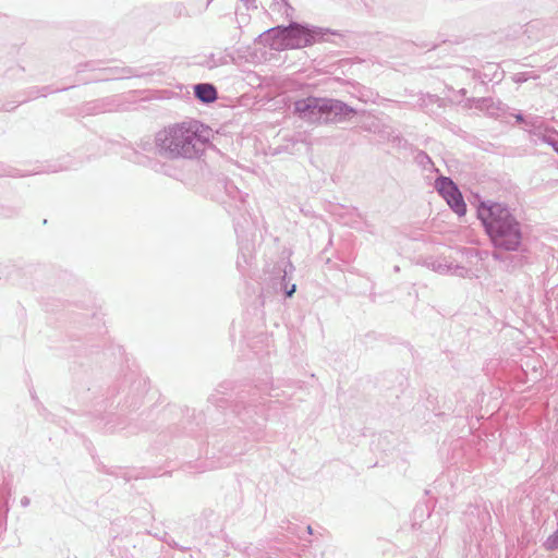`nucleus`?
I'll return each instance as SVG.
<instances>
[{"label": "nucleus", "instance_id": "f03ea898", "mask_svg": "<svg viewBox=\"0 0 558 558\" xmlns=\"http://www.w3.org/2000/svg\"><path fill=\"white\" fill-rule=\"evenodd\" d=\"M195 123L177 124L167 130L159 138L161 148L173 157H192L195 154Z\"/></svg>", "mask_w": 558, "mask_h": 558}, {"label": "nucleus", "instance_id": "f257e3e1", "mask_svg": "<svg viewBox=\"0 0 558 558\" xmlns=\"http://www.w3.org/2000/svg\"><path fill=\"white\" fill-rule=\"evenodd\" d=\"M477 215L495 245L506 250H514L519 245L521 234L518 223L500 204L482 203Z\"/></svg>", "mask_w": 558, "mask_h": 558}, {"label": "nucleus", "instance_id": "423d86ee", "mask_svg": "<svg viewBox=\"0 0 558 558\" xmlns=\"http://www.w3.org/2000/svg\"><path fill=\"white\" fill-rule=\"evenodd\" d=\"M194 89L196 97L204 102H213L217 98V90L210 84H198Z\"/></svg>", "mask_w": 558, "mask_h": 558}, {"label": "nucleus", "instance_id": "20e7f679", "mask_svg": "<svg viewBox=\"0 0 558 558\" xmlns=\"http://www.w3.org/2000/svg\"><path fill=\"white\" fill-rule=\"evenodd\" d=\"M286 29V38H288L290 48H303L313 44V36L306 28L294 25Z\"/></svg>", "mask_w": 558, "mask_h": 558}, {"label": "nucleus", "instance_id": "1a4fd4ad", "mask_svg": "<svg viewBox=\"0 0 558 558\" xmlns=\"http://www.w3.org/2000/svg\"><path fill=\"white\" fill-rule=\"evenodd\" d=\"M294 291L295 287L293 286L292 289H289L288 296H291Z\"/></svg>", "mask_w": 558, "mask_h": 558}, {"label": "nucleus", "instance_id": "39448f33", "mask_svg": "<svg viewBox=\"0 0 558 558\" xmlns=\"http://www.w3.org/2000/svg\"><path fill=\"white\" fill-rule=\"evenodd\" d=\"M286 28H272L263 36V41L274 50H282L290 48L288 38H286Z\"/></svg>", "mask_w": 558, "mask_h": 558}, {"label": "nucleus", "instance_id": "7ed1b4c3", "mask_svg": "<svg viewBox=\"0 0 558 558\" xmlns=\"http://www.w3.org/2000/svg\"><path fill=\"white\" fill-rule=\"evenodd\" d=\"M436 189L456 214L459 216L465 215L466 205L463 201L462 194L450 179H438L436 181Z\"/></svg>", "mask_w": 558, "mask_h": 558}, {"label": "nucleus", "instance_id": "6e6552de", "mask_svg": "<svg viewBox=\"0 0 558 558\" xmlns=\"http://www.w3.org/2000/svg\"><path fill=\"white\" fill-rule=\"evenodd\" d=\"M546 547L548 549L558 548V530L547 538Z\"/></svg>", "mask_w": 558, "mask_h": 558}, {"label": "nucleus", "instance_id": "0eeeda50", "mask_svg": "<svg viewBox=\"0 0 558 558\" xmlns=\"http://www.w3.org/2000/svg\"><path fill=\"white\" fill-rule=\"evenodd\" d=\"M324 110V106H319V101L315 98H307L295 102V110L300 113L307 111L314 112L315 109Z\"/></svg>", "mask_w": 558, "mask_h": 558}]
</instances>
